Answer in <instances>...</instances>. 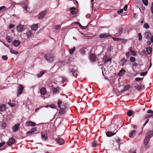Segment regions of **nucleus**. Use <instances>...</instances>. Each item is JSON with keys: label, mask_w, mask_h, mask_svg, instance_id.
Listing matches in <instances>:
<instances>
[{"label": "nucleus", "mask_w": 153, "mask_h": 153, "mask_svg": "<svg viewBox=\"0 0 153 153\" xmlns=\"http://www.w3.org/2000/svg\"><path fill=\"white\" fill-rule=\"evenodd\" d=\"M76 67L75 66L70 65L69 67V72L71 75L76 77L77 76Z\"/></svg>", "instance_id": "1"}, {"label": "nucleus", "mask_w": 153, "mask_h": 153, "mask_svg": "<svg viewBox=\"0 0 153 153\" xmlns=\"http://www.w3.org/2000/svg\"><path fill=\"white\" fill-rule=\"evenodd\" d=\"M45 59L49 62H51L54 60L52 55L49 53H47L45 55Z\"/></svg>", "instance_id": "2"}, {"label": "nucleus", "mask_w": 153, "mask_h": 153, "mask_svg": "<svg viewBox=\"0 0 153 153\" xmlns=\"http://www.w3.org/2000/svg\"><path fill=\"white\" fill-rule=\"evenodd\" d=\"M24 89V88L23 86L21 84H19L17 89V96H19L22 93Z\"/></svg>", "instance_id": "3"}, {"label": "nucleus", "mask_w": 153, "mask_h": 153, "mask_svg": "<svg viewBox=\"0 0 153 153\" xmlns=\"http://www.w3.org/2000/svg\"><path fill=\"white\" fill-rule=\"evenodd\" d=\"M48 12V10H46L40 12L39 14V19H42L46 15Z\"/></svg>", "instance_id": "4"}, {"label": "nucleus", "mask_w": 153, "mask_h": 153, "mask_svg": "<svg viewBox=\"0 0 153 153\" xmlns=\"http://www.w3.org/2000/svg\"><path fill=\"white\" fill-rule=\"evenodd\" d=\"M55 140L60 145H62L65 143L64 140L63 139L59 137L55 139Z\"/></svg>", "instance_id": "5"}, {"label": "nucleus", "mask_w": 153, "mask_h": 153, "mask_svg": "<svg viewBox=\"0 0 153 153\" xmlns=\"http://www.w3.org/2000/svg\"><path fill=\"white\" fill-rule=\"evenodd\" d=\"M89 58L91 61L94 62L96 60L97 57L95 54L91 53L90 55Z\"/></svg>", "instance_id": "6"}, {"label": "nucleus", "mask_w": 153, "mask_h": 153, "mask_svg": "<svg viewBox=\"0 0 153 153\" xmlns=\"http://www.w3.org/2000/svg\"><path fill=\"white\" fill-rule=\"evenodd\" d=\"M24 26L21 24L19 25L16 27V30L18 32H21L24 30Z\"/></svg>", "instance_id": "7"}, {"label": "nucleus", "mask_w": 153, "mask_h": 153, "mask_svg": "<svg viewBox=\"0 0 153 153\" xmlns=\"http://www.w3.org/2000/svg\"><path fill=\"white\" fill-rule=\"evenodd\" d=\"M41 137L42 140L46 141L48 139V136L47 133L43 132H41Z\"/></svg>", "instance_id": "8"}, {"label": "nucleus", "mask_w": 153, "mask_h": 153, "mask_svg": "<svg viewBox=\"0 0 153 153\" xmlns=\"http://www.w3.org/2000/svg\"><path fill=\"white\" fill-rule=\"evenodd\" d=\"M15 140L13 137H12L9 139L7 143V144L8 146H10L13 144L15 143Z\"/></svg>", "instance_id": "9"}, {"label": "nucleus", "mask_w": 153, "mask_h": 153, "mask_svg": "<svg viewBox=\"0 0 153 153\" xmlns=\"http://www.w3.org/2000/svg\"><path fill=\"white\" fill-rule=\"evenodd\" d=\"M147 113L150 114H146L145 116V117L146 118H147L153 116V111H152L150 109H149L147 111Z\"/></svg>", "instance_id": "10"}, {"label": "nucleus", "mask_w": 153, "mask_h": 153, "mask_svg": "<svg viewBox=\"0 0 153 153\" xmlns=\"http://www.w3.org/2000/svg\"><path fill=\"white\" fill-rule=\"evenodd\" d=\"M111 36L110 34L108 33H104L100 34L99 36V37L101 39L105 38L108 37L110 36Z\"/></svg>", "instance_id": "11"}, {"label": "nucleus", "mask_w": 153, "mask_h": 153, "mask_svg": "<svg viewBox=\"0 0 153 153\" xmlns=\"http://www.w3.org/2000/svg\"><path fill=\"white\" fill-rule=\"evenodd\" d=\"M20 125L19 123H17L13 127L12 130L13 132H16L19 130Z\"/></svg>", "instance_id": "12"}, {"label": "nucleus", "mask_w": 153, "mask_h": 153, "mask_svg": "<svg viewBox=\"0 0 153 153\" xmlns=\"http://www.w3.org/2000/svg\"><path fill=\"white\" fill-rule=\"evenodd\" d=\"M36 125V124L35 123L31 121L27 122L25 123V126H34Z\"/></svg>", "instance_id": "13"}, {"label": "nucleus", "mask_w": 153, "mask_h": 153, "mask_svg": "<svg viewBox=\"0 0 153 153\" xmlns=\"http://www.w3.org/2000/svg\"><path fill=\"white\" fill-rule=\"evenodd\" d=\"M47 93L46 88L45 87H42L40 90V93L42 95H45Z\"/></svg>", "instance_id": "14"}, {"label": "nucleus", "mask_w": 153, "mask_h": 153, "mask_svg": "<svg viewBox=\"0 0 153 153\" xmlns=\"http://www.w3.org/2000/svg\"><path fill=\"white\" fill-rule=\"evenodd\" d=\"M12 43L14 46L17 47L20 45V42L18 40H14L13 42Z\"/></svg>", "instance_id": "15"}, {"label": "nucleus", "mask_w": 153, "mask_h": 153, "mask_svg": "<svg viewBox=\"0 0 153 153\" xmlns=\"http://www.w3.org/2000/svg\"><path fill=\"white\" fill-rule=\"evenodd\" d=\"M153 136V131H150L148 132L146 134V137L150 138Z\"/></svg>", "instance_id": "16"}, {"label": "nucleus", "mask_w": 153, "mask_h": 153, "mask_svg": "<svg viewBox=\"0 0 153 153\" xmlns=\"http://www.w3.org/2000/svg\"><path fill=\"white\" fill-rule=\"evenodd\" d=\"M152 34L150 32H146L145 33V37L147 39H150Z\"/></svg>", "instance_id": "17"}, {"label": "nucleus", "mask_w": 153, "mask_h": 153, "mask_svg": "<svg viewBox=\"0 0 153 153\" xmlns=\"http://www.w3.org/2000/svg\"><path fill=\"white\" fill-rule=\"evenodd\" d=\"M136 131L135 130L131 131L129 134V137H133L136 135Z\"/></svg>", "instance_id": "18"}, {"label": "nucleus", "mask_w": 153, "mask_h": 153, "mask_svg": "<svg viewBox=\"0 0 153 153\" xmlns=\"http://www.w3.org/2000/svg\"><path fill=\"white\" fill-rule=\"evenodd\" d=\"M127 61V60L125 58L122 59L120 61V64L124 66V64Z\"/></svg>", "instance_id": "19"}, {"label": "nucleus", "mask_w": 153, "mask_h": 153, "mask_svg": "<svg viewBox=\"0 0 153 153\" xmlns=\"http://www.w3.org/2000/svg\"><path fill=\"white\" fill-rule=\"evenodd\" d=\"M6 110V105L4 104H2L0 105V111H4Z\"/></svg>", "instance_id": "20"}, {"label": "nucleus", "mask_w": 153, "mask_h": 153, "mask_svg": "<svg viewBox=\"0 0 153 153\" xmlns=\"http://www.w3.org/2000/svg\"><path fill=\"white\" fill-rule=\"evenodd\" d=\"M150 139L149 137H146L144 140V145L146 146L147 145L150 140Z\"/></svg>", "instance_id": "21"}, {"label": "nucleus", "mask_w": 153, "mask_h": 153, "mask_svg": "<svg viewBox=\"0 0 153 153\" xmlns=\"http://www.w3.org/2000/svg\"><path fill=\"white\" fill-rule=\"evenodd\" d=\"M131 86L130 85H126L124 86V89L123 90L121 91V92H123L127 91L131 88Z\"/></svg>", "instance_id": "22"}, {"label": "nucleus", "mask_w": 153, "mask_h": 153, "mask_svg": "<svg viewBox=\"0 0 153 153\" xmlns=\"http://www.w3.org/2000/svg\"><path fill=\"white\" fill-rule=\"evenodd\" d=\"M106 136L108 137H111L116 134V133H112L111 132L109 131L106 132Z\"/></svg>", "instance_id": "23"}, {"label": "nucleus", "mask_w": 153, "mask_h": 153, "mask_svg": "<svg viewBox=\"0 0 153 153\" xmlns=\"http://www.w3.org/2000/svg\"><path fill=\"white\" fill-rule=\"evenodd\" d=\"M125 72V70H124L123 69H122L119 71L118 74V75L120 76H121L124 75Z\"/></svg>", "instance_id": "24"}, {"label": "nucleus", "mask_w": 153, "mask_h": 153, "mask_svg": "<svg viewBox=\"0 0 153 153\" xmlns=\"http://www.w3.org/2000/svg\"><path fill=\"white\" fill-rule=\"evenodd\" d=\"M117 32H118V33L119 34H120L123 31V28L121 27H117L116 29Z\"/></svg>", "instance_id": "25"}, {"label": "nucleus", "mask_w": 153, "mask_h": 153, "mask_svg": "<svg viewBox=\"0 0 153 153\" xmlns=\"http://www.w3.org/2000/svg\"><path fill=\"white\" fill-rule=\"evenodd\" d=\"M60 108V109L59 110V113L61 114H65V107L64 108Z\"/></svg>", "instance_id": "26"}, {"label": "nucleus", "mask_w": 153, "mask_h": 153, "mask_svg": "<svg viewBox=\"0 0 153 153\" xmlns=\"http://www.w3.org/2000/svg\"><path fill=\"white\" fill-rule=\"evenodd\" d=\"M32 35V31L31 30L27 31L26 33V35L28 38L31 37Z\"/></svg>", "instance_id": "27"}, {"label": "nucleus", "mask_w": 153, "mask_h": 153, "mask_svg": "<svg viewBox=\"0 0 153 153\" xmlns=\"http://www.w3.org/2000/svg\"><path fill=\"white\" fill-rule=\"evenodd\" d=\"M146 51L148 53V54H150L152 53V49L151 47H149L148 48H146Z\"/></svg>", "instance_id": "28"}, {"label": "nucleus", "mask_w": 153, "mask_h": 153, "mask_svg": "<svg viewBox=\"0 0 153 153\" xmlns=\"http://www.w3.org/2000/svg\"><path fill=\"white\" fill-rule=\"evenodd\" d=\"M45 73V71L44 70H42L40 71V74H37L36 76L38 77H41Z\"/></svg>", "instance_id": "29"}, {"label": "nucleus", "mask_w": 153, "mask_h": 153, "mask_svg": "<svg viewBox=\"0 0 153 153\" xmlns=\"http://www.w3.org/2000/svg\"><path fill=\"white\" fill-rule=\"evenodd\" d=\"M31 29L32 30H36L38 28V25H34L31 27Z\"/></svg>", "instance_id": "30"}, {"label": "nucleus", "mask_w": 153, "mask_h": 153, "mask_svg": "<svg viewBox=\"0 0 153 153\" xmlns=\"http://www.w3.org/2000/svg\"><path fill=\"white\" fill-rule=\"evenodd\" d=\"M53 93L54 94H57L59 92V89L58 88H54L53 90Z\"/></svg>", "instance_id": "31"}, {"label": "nucleus", "mask_w": 153, "mask_h": 153, "mask_svg": "<svg viewBox=\"0 0 153 153\" xmlns=\"http://www.w3.org/2000/svg\"><path fill=\"white\" fill-rule=\"evenodd\" d=\"M75 9L73 7L70 8V10L71 11V13L73 14H75L76 13V11H75Z\"/></svg>", "instance_id": "32"}, {"label": "nucleus", "mask_w": 153, "mask_h": 153, "mask_svg": "<svg viewBox=\"0 0 153 153\" xmlns=\"http://www.w3.org/2000/svg\"><path fill=\"white\" fill-rule=\"evenodd\" d=\"M75 47H74L73 48L70 49L69 50V52L70 54H72L73 53L74 51H75Z\"/></svg>", "instance_id": "33"}, {"label": "nucleus", "mask_w": 153, "mask_h": 153, "mask_svg": "<svg viewBox=\"0 0 153 153\" xmlns=\"http://www.w3.org/2000/svg\"><path fill=\"white\" fill-rule=\"evenodd\" d=\"M104 58L105 59V61L104 62L105 63H106V62H108V61H110V62H111V59L110 58H107V57H106L105 58V56H104Z\"/></svg>", "instance_id": "34"}, {"label": "nucleus", "mask_w": 153, "mask_h": 153, "mask_svg": "<svg viewBox=\"0 0 153 153\" xmlns=\"http://www.w3.org/2000/svg\"><path fill=\"white\" fill-rule=\"evenodd\" d=\"M10 51L11 53L13 54H17L18 53V52L17 51H16L12 49H10Z\"/></svg>", "instance_id": "35"}, {"label": "nucleus", "mask_w": 153, "mask_h": 153, "mask_svg": "<svg viewBox=\"0 0 153 153\" xmlns=\"http://www.w3.org/2000/svg\"><path fill=\"white\" fill-rule=\"evenodd\" d=\"M62 101L61 100H58V103H57V105L58 106V107L59 108H61L60 105L62 103Z\"/></svg>", "instance_id": "36"}, {"label": "nucleus", "mask_w": 153, "mask_h": 153, "mask_svg": "<svg viewBox=\"0 0 153 153\" xmlns=\"http://www.w3.org/2000/svg\"><path fill=\"white\" fill-rule=\"evenodd\" d=\"M112 38L114 41H120L121 40H123L122 39H119L118 38H117L114 37H113Z\"/></svg>", "instance_id": "37"}, {"label": "nucleus", "mask_w": 153, "mask_h": 153, "mask_svg": "<svg viewBox=\"0 0 153 153\" xmlns=\"http://www.w3.org/2000/svg\"><path fill=\"white\" fill-rule=\"evenodd\" d=\"M62 78V83H64L65 82H66V81H68V79H67V78L65 77V76H62L61 77Z\"/></svg>", "instance_id": "38"}, {"label": "nucleus", "mask_w": 153, "mask_h": 153, "mask_svg": "<svg viewBox=\"0 0 153 153\" xmlns=\"http://www.w3.org/2000/svg\"><path fill=\"white\" fill-rule=\"evenodd\" d=\"M7 41L8 42L10 43L12 42V38L10 37L9 36H7Z\"/></svg>", "instance_id": "39"}, {"label": "nucleus", "mask_w": 153, "mask_h": 153, "mask_svg": "<svg viewBox=\"0 0 153 153\" xmlns=\"http://www.w3.org/2000/svg\"><path fill=\"white\" fill-rule=\"evenodd\" d=\"M135 88L138 90H140L141 89V86H139L138 84H137L134 86Z\"/></svg>", "instance_id": "40"}, {"label": "nucleus", "mask_w": 153, "mask_h": 153, "mask_svg": "<svg viewBox=\"0 0 153 153\" xmlns=\"http://www.w3.org/2000/svg\"><path fill=\"white\" fill-rule=\"evenodd\" d=\"M133 113V112L131 110H129L127 113V115L128 116H131L132 115Z\"/></svg>", "instance_id": "41"}, {"label": "nucleus", "mask_w": 153, "mask_h": 153, "mask_svg": "<svg viewBox=\"0 0 153 153\" xmlns=\"http://www.w3.org/2000/svg\"><path fill=\"white\" fill-rule=\"evenodd\" d=\"M135 60H136V59L134 57L131 56L130 57V61L131 62H135Z\"/></svg>", "instance_id": "42"}, {"label": "nucleus", "mask_w": 153, "mask_h": 153, "mask_svg": "<svg viewBox=\"0 0 153 153\" xmlns=\"http://www.w3.org/2000/svg\"><path fill=\"white\" fill-rule=\"evenodd\" d=\"M143 2L145 6H147L148 5V0H143Z\"/></svg>", "instance_id": "43"}, {"label": "nucleus", "mask_w": 153, "mask_h": 153, "mask_svg": "<svg viewBox=\"0 0 153 153\" xmlns=\"http://www.w3.org/2000/svg\"><path fill=\"white\" fill-rule=\"evenodd\" d=\"M143 27L146 29H148L149 28V25L147 23H145L143 26Z\"/></svg>", "instance_id": "44"}, {"label": "nucleus", "mask_w": 153, "mask_h": 153, "mask_svg": "<svg viewBox=\"0 0 153 153\" xmlns=\"http://www.w3.org/2000/svg\"><path fill=\"white\" fill-rule=\"evenodd\" d=\"M97 145V142L95 141H93L92 143V147H96Z\"/></svg>", "instance_id": "45"}, {"label": "nucleus", "mask_w": 153, "mask_h": 153, "mask_svg": "<svg viewBox=\"0 0 153 153\" xmlns=\"http://www.w3.org/2000/svg\"><path fill=\"white\" fill-rule=\"evenodd\" d=\"M80 52L83 55H84L86 53V51L83 48V49H81Z\"/></svg>", "instance_id": "46"}, {"label": "nucleus", "mask_w": 153, "mask_h": 153, "mask_svg": "<svg viewBox=\"0 0 153 153\" xmlns=\"http://www.w3.org/2000/svg\"><path fill=\"white\" fill-rule=\"evenodd\" d=\"M78 25L81 29L83 30L86 29V28H85V27H84L82 26L80 23H78Z\"/></svg>", "instance_id": "47"}, {"label": "nucleus", "mask_w": 153, "mask_h": 153, "mask_svg": "<svg viewBox=\"0 0 153 153\" xmlns=\"http://www.w3.org/2000/svg\"><path fill=\"white\" fill-rule=\"evenodd\" d=\"M138 36L139 37L138 40L140 41L142 39V36L140 33H139L138 34Z\"/></svg>", "instance_id": "48"}, {"label": "nucleus", "mask_w": 153, "mask_h": 153, "mask_svg": "<svg viewBox=\"0 0 153 153\" xmlns=\"http://www.w3.org/2000/svg\"><path fill=\"white\" fill-rule=\"evenodd\" d=\"M61 27V26L60 25H56L55 27V28L56 30H57L59 28H60Z\"/></svg>", "instance_id": "49"}, {"label": "nucleus", "mask_w": 153, "mask_h": 153, "mask_svg": "<svg viewBox=\"0 0 153 153\" xmlns=\"http://www.w3.org/2000/svg\"><path fill=\"white\" fill-rule=\"evenodd\" d=\"M130 53L133 56H136V53L134 51H131V52Z\"/></svg>", "instance_id": "50"}, {"label": "nucleus", "mask_w": 153, "mask_h": 153, "mask_svg": "<svg viewBox=\"0 0 153 153\" xmlns=\"http://www.w3.org/2000/svg\"><path fill=\"white\" fill-rule=\"evenodd\" d=\"M8 57L6 56H2V59L3 60H7V59Z\"/></svg>", "instance_id": "51"}, {"label": "nucleus", "mask_w": 153, "mask_h": 153, "mask_svg": "<svg viewBox=\"0 0 153 153\" xmlns=\"http://www.w3.org/2000/svg\"><path fill=\"white\" fill-rule=\"evenodd\" d=\"M6 123H3L1 125V127L3 128L4 129L6 127Z\"/></svg>", "instance_id": "52"}, {"label": "nucleus", "mask_w": 153, "mask_h": 153, "mask_svg": "<svg viewBox=\"0 0 153 153\" xmlns=\"http://www.w3.org/2000/svg\"><path fill=\"white\" fill-rule=\"evenodd\" d=\"M147 73V72L146 71L144 72H142L140 74V75L141 76H143L146 75Z\"/></svg>", "instance_id": "53"}, {"label": "nucleus", "mask_w": 153, "mask_h": 153, "mask_svg": "<svg viewBox=\"0 0 153 153\" xmlns=\"http://www.w3.org/2000/svg\"><path fill=\"white\" fill-rule=\"evenodd\" d=\"M36 129L37 128L36 127H34L32 128L30 130H31V131L33 133L34 132L36 131Z\"/></svg>", "instance_id": "54"}, {"label": "nucleus", "mask_w": 153, "mask_h": 153, "mask_svg": "<svg viewBox=\"0 0 153 153\" xmlns=\"http://www.w3.org/2000/svg\"><path fill=\"white\" fill-rule=\"evenodd\" d=\"M8 104L10 106L12 107H13L15 106V103H12L10 102H8Z\"/></svg>", "instance_id": "55"}, {"label": "nucleus", "mask_w": 153, "mask_h": 153, "mask_svg": "<svg viewBox=\"0 0 153 153\" xmlns=\"http://www.w3.org/2000/svg\"><path fill=\"white\" fill-rule=\"evenodd\" d=\"M142 79L143 78L139 77L136 78L135 79V80L137 81H139L141 80H142Z\"/></svg>", "instance_id": "56"}, {"label": "nucleus", "mask_w": 153, "mask_h": 153, "mask_svg": "<svg viewBox=\"0 0 153 153\" xmlns=\"http://www.w3.org/2000/svg\"><path fill=\"white\" fill-rule=\"evenodd\" d=\"M116 141L117 143H119L120 141V140L118 137H116L115 138Z\"/></svg>", "instance_id": "57"}, {"label": "nucleus", "mask_w": 153, "mask_h": 153, "mask_svg": "<svg viewBox=\"0 0 153 153\" xmlns=\"http://www.w3.org/2000/svg\"><path fill=\"white\" fill-rule=\"evenodd\" d=\"M126 55L127 57H128L131 56V53L129 52H128L126 53Z\"/></svg>", "instance_id": "58"}, {"label": "nucleus", "mask_w": 153, "mask_h": 153, "mask_svg": "<svg viewBox=\"0 0 153 153\" xmlns=\"http://www.w3.org/2000/svg\"><path fill=\"white\" fill-rule=\"evenodd\" d=\"M6 9V7L5 6H2L1 7H0V11L1 10L3 9Z\"/></svg>", "instance_id": "59"}, {"label": "nucleus", "mask_w": 153, "mask_h": 153, "mask_svg": "<svg viewBox=\"0 0 153 153\" xmlns=\"http://www.w3.org/2000/svg\"><path fill=\"white\" fill-rule=\"evenodd\" d=\"M15 26L13 24H11L9 26V29H11L13 27Z\"/></svg>", "instance_id": "60"}, {"label": "nucleus", "mask_w": 153, "mask_h": 153, "mask_svg": "<svg viewBox=\"0 0 153 153\" xmlns=\"http://www.w3.org/2000/svg\"><path fill=\"white\" fill-rule=\"evenodd\" d=\"M49 106L50 107H51L52 108H56V106H55V105L53 104L50 105Z\"/></svg>", "instance_id": "61"}, {"label": "nucleus", "mask_w": 153, "mask_h": 153, "mask_svg": "<svg viewBox=\"0 0 153 153\" xmlns=\"http://www.w3.org/2000/svg\"><path fill=\"white\" fill-rule=\"evenodd\" d=\"M128 8V5L127 4H126L124 7L123 9L124 10L126 11L127 10Z\"/></svg>", "instance_id": "62"}, {"label": "nucleus", "mask_w": 153, "mask_h": 153, "mask_svg": "<svg viewBox=\"0 0 153 153\" xmlns=\"http://www.w3.org/2000/svg\"><path fill=\"white\" fill-rule=\"evenodd\" d=\"M33 132L31 131V130H30L29 131H28L26 133V134H32Z\"/></svg>", "instance_id": "63"}, {"label": "nucleus", "mask_w": 153, "mask_h": 153, "mask_svg": "<svg viewBox=\"0 0 153 153\" xmlns=\"http://www.w3.org/2000/svg\"><path fill=\"white\" fill-rule=\"evenodd\" d=\"M151 10L152 13L153 14V2L152 3V6L151 7Z\"/></svg>", "instance_id": "64"}]
</instances>
